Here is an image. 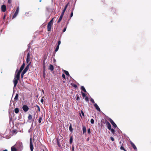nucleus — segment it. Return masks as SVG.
<instances>
[{
	"instance_id": "obj_1",
	"label": "nucleus",
	"mask_w": 151,
	"mask_h": 151,
	"mask_svg": "<svg viewBox=\"0 0 151 151\" xmlns=\"http://www.w3.org/2000/svg\"><path fill=\"white\" fill-rule=\"evenodd\" d=\"M20 78V76L18 75H17L15 73V74L14 79L13 80V82L14 83V88L15 87L16 85H17L18 81L19 80Z\"/></svg>"
},
{
	"instance_id": "obj_2",
	"label": "nucleus",
	"mask_w": 151,
	"mask_h": 151,
	"mask_svg": "<svg viewBox=\"0 0 151 151\" xmlns=\"http://www.w3.org/2000/svg\"><path fill=\"white\" fill-rule=\"evenodd\" d=\"M14 145H16L17 150L19 151H22L23 149V147L22 143L21 142L17 143Z\"/></svg>"
},
{
	"instance_id": "obj_3",
	"label": "nucleus",
	"mask_w": 151,
	"mask_h": 151,
	"mask_svg": "<svg viewBox=\"0 0 151 151\" xmlns=\"http://www.w3.org/2000/svg\"><path fill=\"white\" fill-rule=\"evenodd\" d=\"M29 65H27L26 66V67H25V69H24V70L22 71V73H21V77L22 78H23V75H24V74L28 70V69L29 68Z\"/></svg>"
},
{
	"instance_id": "obj_4",
	"label": "nucleus",
	"mask_w": 151,
	"mask_h": 151,
	"mask_svg": "<svg viewBox=\"0 0 151 151\" xmlns=\"http://www.w3.org/2000/svg\"><path fill=\"white\" fill-rule=\"evenodd\" d=\"M30 147L31 151H33L34 149V147L31 138H30Z\"/></svg>"
},
{
	"instance_id": "obj_5",
	"label": "nucleus",
	"mask_w": 151,
	"mask_h": 151,
	"mask_svg": "<svg viewBox=\"0 0 151 151\" xmlns=\"http://www.w3.org/2000/svg\"><path fill=\"white\" fill-rule=\"evenodd\" d=\"M109 121L111 124L113 125V127H114V128H116L117 127L116 125L111 119L110 118Z\"/></svg>"
},
{
	"instance_id": "obj_6",
	"label": "nucleus",
	"mask_w": 151,
	"mask_h": 151,
	"mask_svg": "<svg viewBox=\"0 0 151 151\" xmlns=\"http://www.w3.org/2000/svg\"><path fill=\"white\" fill-rule=\"evenodd\" d=\"M22 108L23 110L25 112L27 111L29 109L28 106L26 105H24Z\"/></svg>"
},
{
	"instance_id": "obj_7",
	"label": "nucleus",
	"mask_w": 151,
	"mask_h": 151,
	"mask_svg": "<svg viewBox=\"0 0 151 151\" xmlns=\"http://www.w3.org/2000/svg\"><path fill=\"white\" fill-rule=\"evenodd\" d=\"M19 11V7L18 6L17 9V10L15 12L14 14V15L12 19L15 18L18 14Z\"/></svg>"
},
{
	"instance_id": "obj_8",
	"label": "nucleus",
	"mask_w": 151,
	"mask_h": 151,
	"mask_svg": "<svg viewBox=\"0 0 151 151\" xmlns=\"http://www.w3.org/2000/svg\"><path fill=\"white\" fill-rule=\"evenodd\" d=\"M93 105L95 107V108L99 112L101 111V110L100 108L96 103H94Z\"/></svg>"
},
{
	"instance_id": "obj_9",
	"label": "nucleus",
	"mask_w": 151,
	"mask_h": 151,
	"mask_svg": "<svg viewBox=\"0 0 151 151\" xmlns=\"http://www.w3.org/2000/svg\"><path fill=\"white\" fill-rule=\"evenodd\" d=\"M1 9L2 11L5 12L6 10V6L4 5H2L1 6Z\"/></svg>"
},
{
	"instance_id": "obj_10",
	"label": "nucleus",
	"mask_w": 151,
	"mask_h": 151,
	"mask_svg": "<svg viewBox=\"0 0 151 151\" xmlns=\"http://www.w3.org/2000/svg\"><path fill=\"white\" fill-rule=\"evenodd\" d=\"M106 125L107 126V128L109 130H110L111 128V126L110 123L108 122H107L106 123Z\"/></svg>"
},
{
	"instance_id": "obj_11",
	"label": "nucleus",
	"mask_w": 151,
	"mask_h": 151,
	"mask_svg": "<svg viewBox=\"0 0 151 151\" xmlns=\"http://www.w3.org/2000/svg\"><path fill=\"white\" fill-rule=\"evenodd\" d=\"M130 144L134 150H137V148L135 145L132 142H130Z\"/></svg>"
},
{
	"instance_id": "obj_12",
	"label": "nucleus",
	"mask_w": 151,
	"mask_h": 151,
	"mask_svg": "<svg viewBox=\"0 0 151 151\" xmlns=\"http://www.w3.org/2000/svg\"><path fill=\"white\" fill-rule=\"evenodd\" d=\"M25 63H23L21 67H20V70H19L22 71L23 70V69L24 68V66H25Z\"/></svg>"
},
{
	"instance_id": "obj_13",
	"label": "nucleus",
	"mask_w": 151,
	"mask_h": 151,
	"mask_svg": "<svg viewBox=\"0 0 151 151\" xmlns=\"http://www.w3.org/2000/svg\"><path fill=\"white\" fill-rule=\"evenodd\" d=\"M49 69L51 71H52L54 70V67L53 65H50L49 67Z\"/></svg>"
},
{
	"instance_id": "obj_14",
	"label": "nucleus",
	"mask_w": 151,
	"mask_h": 151,
	"mask_svg": "<svg viewBox=\"0 0 151 151\" xmlns=\"http://www.w3.org/2000/svg\"><path fill=\"white\" fill-rule=\"evenodd\" d=\"M63 14H61L59 19L58 21V23H59L61 21V20L62 19V18L63 17Z\"/></svg>"
},
{
	"instance_id": "obj_15",
	"label": "nucleus",
	"mask_w": 151,
	"mask_h": 151,
	"mask_svg": "<svg viewBox=\"0 0 151 151\" xmlns=\"http://www.w3.org/2000/svg\"><path fill=\"white\" fill-rule=\"evenodd\" d=\"M22 71L19 70L18 69H17L15 73L17 74V75H18L20 76V73Z\"/></svg>"
},
{
	"instance_id": "obj_16",
	"label": "nucleus",
	"mask_w": 151,
	"mask_h": 151,
	"mask_svg": "<svg viewBox=\"0 0 151 151\" xmlns=\"http://www.w3.org/2000/svg\"><path fill=\"white\" fill-rule=\"evenodd\" d=\"M82 130H83V134L86 132V128L85 126H83Z\"/></svg>"
},
{
	"instance_id": "obj_17",
	"label": "nucleus",
	"mask_w": 151,
	"mask_h": 151,
	"mask_svg": "<svg viewBox=\"0 0 151 151\" xmlns=\"http://www.w3.org/2000/svg\"><path fill=\"white\" fill-rule=\"evenodd\" d=\"M52 25L49 24H48L47 26V29L48 31H50L52 27Z\"/></svg>"
},
{
	"instance_id": "obj_18",
	"label": "nucleus",
	"mask_w": 151,
	"mask_h": 151,
	"mask_svg": "<svg viewBox=\"0 0 151 151\" xmlns=\"http://www.w3.org/2000/svg\"><path fill=\"white\" fill-rule=\"evenodd\" d=\"M19 112V109L17 108H16L14 109V112L18 114Z\"/></svg>"
},
{
	"instance_id": "obj_19",
	"label": "nucleus",
	"mask_w": 151,
	"mask_h": 151,
	"mask_svg": "<svg viewBox=\"0 0 151 151\" xmlns=\"http://www.w3.org/2000/svg\"><path fill=\"white\" fill-rule=\"evenodd\" d=\"M81 89L84 92H86V90L84 88V87L83 86H81Z\"/></svg>"
},
{
	"instance_id": "obj_20",
	"label": "nucleus",
	"mask_w": 151,
	"mask_h": 151,
	"mask_svg": "<svg viewBox=\"0 0 151 151\" xmlns=\"http://www.w3.org/2000/svg\"><path fill=\"white\" fill-rule=\"evenodd\" d=\"M28 118L29 120H32V121L33 122V121L32 119V116L31 114H29L28 117Z\"/></svg>"
},
{
	"instance_id": "obj_21",
	"label": "nucleus",
	"mask_w": 151,
	"mask_h": 151,
	"mask_svg": "<svg viewBox=\"0 0 151 151\" xmlns=\"http://www.w3.org/2000/svg\"><path fill=\"white\" fill-rule=\"evenodd\" d=\"M30 59H26L27 63L28 64V65H29V66L31 62H30Z\"/></svg>"
},
{
	"instance_id": "obj_22",
	"label": "nucleus",
	"mask_w": 151,
	"mask_h": 151,
	"mask_svg": "<svg viewBox=\"0 0 151 151\" xmlns=\"http://www.w3.org/2000/svg\"><path fill=\"white\" fill-rule=\"evenodd\" d=\"M64 72L66 76H70L69 74L67 71L64 70Z\"/></svg>"
},
{
	"instance_id": "obj_23",
	"label": "nucleus",
	"mask_w": 151,
	"mask_h": 151,
	"mask_svg": "<svg viewBox=\"0 0 151 151\" xmlns=\"http://www.w3.org/2000/svg\"><path fill=\"white\" fill-rule=\"evenodd\" d=\"M18 94L17 93L16 94V96L14 98V100L15 101H16L18 99Z\"/></svg>"
},
{
	"instance_id": "obj_24",
	"label": "nucleus",
	"mask_w": 151,
	"mask_h": 151,
	"mask_svg": "<svg viewBox=\"0 0 151 151\" xmlns=\"http://www.w3.org/2000/svg\"><path fill=\"white\" fill-rule=\"evenodd\" d=\"M11 151H17V149L12 146L11 147Z\"/></svg>"
},
{
	"instance_id": "obj_25",
	"label": "nucleus",
	"mask_w": 151,
	"mask_h": 151,
	"mask_svg": "<svg viewBox=\"0 0 151 151\" xmlns=\"http://www.w3.org/2000/svg\"><path fill=\"white\" fill-rule=\"evenodd\" d=\"M73 139L72 137L71 136L70 138V141H69L70 143V144H72V143L73 142Z\"/></svg>"
},
{
	"instance_id": "obj_26",
	"label": "nucleus",
	"mask_w": 151,
	"mask_h": 151,
	"mask_svg": "<svg viewBox=\"0 0 151 151\" xmlns=\"http://www.w3.org/2000/svg\"><path fill=\"white\" fill-rule=\"evenodd\" d=\"M42 119V118L41 116H40L39 117V120H38V122H39V123H40L41 122Z\"/></svg>"
},
{
	"instance_id": "obj_27",
	"label": "nucleus",
	"mask_w": 151,
	"mask_h": 151,
	"mask_svg": "<svg viewBox=\"0 0 151 151\" xmlns=\"http://www.w3.org/2000/svg\"><path fill=\"white\" fill-rule=\"evenodd\" d=\"M90 100L91 101V102H92V103L94 104V103H95V101H94L93 99L92 98H91V97H90Z\"/></svg>"
},
{
	"instance_id": "obj_28",
	"label": "nucleus",
	"mask_w": 151,
	"mask_h": 151,
	"mask_svg": "<svg viewBox=\"0 0 151 151\" xmlns=\"http://www.w3.org/2000/svg\"><path fill=\"white\" fill-rule=\"evenodd\" d=\"M69 130L70 131V132H72L73 131V129H72V126H71V124H70V126L69 127Z\"/></svg>"
},
{
	"instance_id": "obj_29",
	"label": "nucleus",
	"mask_w": 151,
	"mask_h": 151,
	"mask_svg": "<svg viewBox=\"0 0 151 151\" xmlns=\"http://www.w3.org/2000/svg\"><path fill=\"white\" fill-rule=\"evenodd\" d=\"M53 19H52L51 21H50V22H49L48 24H49L52 25V22L53 21Z\"/></svg>"
},
{
	"instance_id": "obj_30",
	"label": "nucleus",
	"mask_w": 151,
	"mask_h": 151,
	"mask_svg": "<svg viewBox=\"0 0 151 151\" xmlns=\"http://www.w3.org/2000/svg\"><path fill=\"white\" fill-rule=\"evenodd\" d=\"M53 19H52L51 21H50V22H49L48 24H49L52 25V22L53 21Z\"/></svg>"
},
{
	"instance_id": "obj_31",
	"label": "nucleus",
	"mask_w": 151,
	"mask_h": 151,
	"mask_svg": "<svg viewBox=\"0 0 151 151\" xmlns=\"http://www.w3.org/2000/svg\"><path fill=\"white\" fill-rule=\"evenodd\" d=\"M53 19H52L51 21H50V22H49L48 24H49L52 25V22L53 21Z\"/></svg>"
},
{
	"instance_id": "obj_32",
	"label": "nucleus",
	"mask_w": 151,
	"mask_h": 151,
	"mask_svg": "<svg viewBox=\"0 0 151 151\" xmlns=\"http://www.w3.org/2000/svg\"><path fill=\"white\" fill-rule=\"evenodd\" d=\"M81 93L82 94V96L83 98L84 97L86 96V94L85 93H83L82 91L81 92Z\"/></svg>"
},
{
	"instance_id": "obj_33",
	"label": "nucleus",
	"mask_w": 151,
	"mask_h": 151,
	"mask_svg": "<svg viewBox=\"0 0 151 151\" xmlns=\"http://www.w3.org/2000/svg\"><path fill=\"white\" fill-rule=\"evenodd\" d=\"M26 59H30V53L28 52L27 54V58Z\"/></svg>"
},
{
	"instance_id": "obj_34",
	"label": "nucleus",
	"mask_w": 151,
	"mask_h": 151,
	"mask_svg": "<svg viewBox=\"0 0 151 151\" xmlns=\"http://www.w3.org/2000/svg\"><path fill=\"white\" fill-rule=\"evenodd\" d=\"M110 130H111V132L112 133H113L114 134L115 130L111 128Z\"/></svg>"
},
{
	"instance_id": "obj_35",
	"label": "nucleus",
	"mask_w": 151,
	"mask_h": 151,
	"mask_svg": "<svg viewBox=\"0 0 151 151\" xmlns=\"http://www.w3.org/2000/svg\"><path fill=\"white\" fill-rule=\"evenodd\" d=\"M91 123L92 124H93L94 123V120L93 119H91Z\"/></svg>"
},
{
	"instance_id": "obj_36",
	"label": "nucleus",
	"mask_w": 151,
	"mask_h": 151,
	"mask_svg": "<svg viewBox=\"0 0 151 151\" xmlns=\"http://www.w3.org/2000/svg\"><path fill=\"white\" fill-rule=\"evenodd\" d=\"M60 43H61L60 41H58V45H57V46L56 47H59V45L60 44Z\"/></svg>"
},
{
	"instance_id": "obj_37",
	"label": "nucleus",
	"mask_w": 151,
	"mask_h": 151,
	"mask_svg": "<svg viewBox=\"0 0 151 151\" xmlns=\"http://www.w3.org/2000/svg\"><path fill=\"white\" fill-rule=\"evenodd\" d=\"M76 99L77 100H78L80 99V98H79V97L78 96V95H77L76 96Z\"/></svg>"
},
{
	"instance_id": "obj_38",
	"label": "nucleus",
	"mask_w": 151,
	"mask_h": 151,
	"mask_svg": "<svg viewBox=\"0 0 151 151\" xmlns=\"http://www.w3.org/2000/svg\"><path fill=\"white\" fill-rule=\"evenodd\" d=\"M36 106L37 108L38 111H40V109L39 106L37 105H36Z\"/></svg>"
},
{
	"instance_id": "obj_39",
	"label": "nucleus",
	"mask_w": 151,
	"mask_h": 151,
	"mask_svg": "<svg viewBox=\"0 0 151 151\" xmlns=\"http://www.w3.org/2000/svg\"><path fill=\"white\" fill-rule=\"evenodd\" d=\"M87 131L89 134H90L91 133V130L90 128L88 129Z\"/></svg>"
},
{
	"instance_id": "obj_40",
	"label": "nucleus",
	"mask_w": 151,
	"mask_h": 151,
	"mask_svg": "<svg viewBox=\"0 0 151 151\" xmlns=\"http://www.w3.org/2000/svg\"><path fill=\"white\" fill-rule=\"evenodd\" d=\"M85 100L86 101L88 102L89 101V99L88 98L86 97L85 98Z\"/></svg>"
},
{
	"instance_id": "obj_41",
	"label": "nucleus",
	"mask_w": 151,
	"mask_h": 151,
	"mask_svg": "<svg viewBox=\"0 0 151 151\" xmlns=\"http://www.w3.org/2000/svg\"><path fill=\"white\" fill-rule=\"evenodd\" d=\"M120 149L121 150H125V149L122 146H121L120 147Z\"/></svg>"
},
{
	"instance_id": "obj_42",
	"label": "nucleus",
	"mask_w": 151,
	"mask_h": 151,
	"mask_svg": "<svg viewBox=\"0 0 151 151\" xmlns=\"http://www.w3.org/2000/svg\"><path fill=\"white\" fill-rule=\"evenodd\" d=\"M81 112L82 115L83 116V117H84V112H83V111L82 110H81Z\"/></svg>"
},
{
	"instance_id": "obj_43",
	"label": "nucleus",
	"mask_w": 151,
	"mask_h": 151,
	"mask_svg": "<svg viewBox=\"0 0 151 151\" xmlns=\"http://www.w3.org/2000/svg\"><path fill=\"white\" fill-rule=\"evenodd\" d=\"M62 77L64 78H65V75L64 74H63L62 75Z\"/></svg>"
},
{
	"instance_id": "obj_44",
	"label": "nucleus",
	"mask_w": 151,
	"mask_h": 151,
	"mask_svg": "<svg viewBox=\"0 0 151 151\" xmlns=\"http://www.w3.org/2000/svg\"><path fill=\"white\" fill-rule=\"evenodd\" d=\"M110 139L112 141H114V138L112 137H110Z\"/></svg>"
},
{
	"instance_id": "obj_45",
	"label": "nucleus",
	"mask_w": 151,
	"mask_h": 151,
	"mask_svg": "<svg viewBox=\"0 0 151 151\" xmlns=\"http://www.w3.org/2000/svg\"><path fill=\"white\" fill-rule=\"evenodd\" d=\"M59 48H56V49L55 50V52H56L58 50Z\"/></svg>"
},
{
	"instance_id": "obj_46",
	"label": "nucleus",
	"mask_w": 151,
	"mask_h": 151,
	"mask_svg": "<svg viewBox=\"0 0 151 151\" xmlns=\"http://www.w3.org/2000/svg\"><path fill=\"white\" fill-rule=\"evenodd\" d=\"M73 12H72L70 14V17H72V16H73Z\"/></svg>"
},
{
	"instance_id": "obj_47",
	"label": "nucleus",
	"mask_w": 151,
	"mask_h": 151,
	"mask_svg": "<svg viewBox=\"0 0 151 151\" xmlns=\"http://www.w3.org/2000/svg\"><path fill=\"white\" fill-rule=\"evenodd\" d=\"M66 27H65V28L63 29V32H64L66 30Z\"/></svg>"
},
{
	"instance_id": "obj_48",
	"label": "nucleus",
	"mask_w": 151,
	"mask_h": 151,
	"mask_svg": "<svg viewBox=\"0 0 151 151\" xmlns=\"http://www.w3.org/2000/svg\"><path fill=\"white\" fill-rule=\"evenodd\" d=\"M43 101H44V100H43V99H42L40 101H41V102H42V103L43 102Z\"/></svg>"
},
{
	"instance_id": "obj_49",
	"label": "nucleus",
	"mask_w": 151,
	"mask_h": 151,
	"mask_svg": "<svg viewBox=\"0 0 151 151\" xmlns=\"http://www.w3.org/2000/svg\"><path fill=\"white\" fill-rule=\"evenodd\" d=\"M68 4H66V6H65V7L64 8H65V9H67V7H68Z\"/></svg>"
},
{
	"instance_id": "obj_50",
	"label": "nucleus",
	"mask_w": 151,
	"mask_h": 151,
	"mask_svg": "<svg viewBox=\"0 0 151 151\" xmlns=\"http://www.w3.org/2000/svg\"><path fill=\"white\" fill-rule=\"evenodd\" d=\"M13 133H15L16 132V130H14L12 131Z\"/></svg>"
},
{
	"instance_id": "obj_51",
	"label": "nucleus",
	"mask_w": 151,
	"mask_h": 151,
	"mask_svg": "<svg viewBox=\"0 0 151 151\" xmlns=\"http://www.w3.org/2000/svg\"><path fill=\"white\" fill-rule=\"evenodd\" d=\"M8 2L9 3H11L10 0H8Z\"/></svg>"
},
{
	"instance_id": "obj_52",
	"label": "nucleus",
	"mask_w": 151,
	"mask_h": 151,
	"mask_svg": "<svg viewBox=\"0 0 151 151\" xmlns=\"http://www.w3.org/2000/svg\"><path fill=\"white\" fill-rule=\"evenodd\" d=\"M64 13H65V12L63 11L61 14H63V15H64Z\"/></svg>"
},
{
	"instance_id": "obj_53",
	"label": "nucleus",
	"mask_w": 151,
	"mask_h": 151,
	"mask_svg": "<svg viewBox=\"0 0 151 151\" xmlns=\"http://www.w3.org/2000/svg\"><path fill=\"white\" fill-rule=\"evenodd\" d=\"M74 86L75 87H77V85H74Z\"/></svg>"
},
{
	"instance_id": "obj_54",
	"label": "nucleus",
	"mask_w": 151,
	"mask_h": 151,
	"mask_svg": "<svg viewBox=\"0 0 151 151\" xmlns=\"http://www.w3.org/2000/svg\"><path fill=\"white\" fill-rule=\"evenodd\" d=\"M66 10V9L64 8V9H63V11L65 12Z\"/></svg>"
},
{
	"instance_id": "obj_55",
	"label": "nucleus",
	"mask_w": 151,
	"mask_h": 151,
	"mask_svg": "<svg viewBox=\"0 0 151 151\" xmlns=\"http://www.w3.org/2000/svg\"><path fill=\"white\" fill-rule=\"evenodd\" d=\"M74 147H72V151H74Z\"/></svg>"
},
{
	"instance_id": "obj_56",
	"label": "nucleus",
	"mask_w": 151,
	"mask_h": 151,
	"mask_svg": "<svg viewBox=\"0 0 151 151\" xmlns=\"http://www.w3.org/2000/svg\"><path fill=\"white\" fill-rule=\"evenodd\" d=\"M3 151H8V150L7 149H5V150H4Z\"/></svg>"
},
{
	"instance_id": "obj_57",
	"label": "nucleus",
	"mask_w": 151,
	"mask_h": 151,
	"mask_svg": "<svg viewBox=\"0 0 151 151\" xmlns=\"http://www.w3.org/2000/svg\"><path fill=\"white\" fill-rule=\"evenodd\" d=\"M5 17H6V16H5V15H4V17H3L4 19L5 18Z\"/></svg>"
},
{
	"instance_id": "obj_58",
	"label": "nucleus",
	"mask_w": 151,
	"mask_h": 151,
	"mask_svg": "<svg viewBox=\"0 0 151 151\" xmlns=\"http://www.w3.org/2000/svg\"><path fill=\"white\" fill-rule=\"evenodd\" d=\"M80 116L81 117V118H82V116H81V114L80 113Z\"/></svg>"
},
{
	"instance_id": "obj_59",
	"label": "nucleus",
	"mask_w": 151,
	"mask_h": 151,
	"mask_svg": "<svg viewBox=\"0 0 151 151\" xmlns=\"http://www.w3.org/2000/svg\"><path fill=\"white\" fill-rule=\"evenodd\" d=\"M54 0H52V2H53L54 1Z\"/></svg>"
},
{
	"instance_id": "obj_60",
	"label": "nucleus",
	"mask_w": 151,
	"mask_h": 151,
	"mask_svg": "<svg viewBox=\"0 0 151 151\" xmlns=\"http://www.w3.org/2000/svg\"><path fill=\"white\" fill-rule=\"evenodd\" d=\"M121 143H122V142L121 141L119 142V144H121Z\"/></svg>"
},
{
	"instance_id": "obj_61",
	"label": "nucleus",
	"mask_w": 151,
	"mask_h": 151,
	"mask_svg": "<svg viewBox=\"0 0 151 151\" xmlns=\"http://www.w3.org/2000/svg\"><path fill=\"white\" fill-rule=\"evenodd\" d=\"M55 61V59H54V60H53V61Z\"/></svg>"
},
{
	"instance_id": "obj_62",
	"label": "nucleus",
	"mask_w": 151,
	"mask_h": 151,
	"mask_svg": "<svg viewBox=\"0 0 151 151\" xmlns=\"http://www.w3.org/2000/svg\"><path fill=\"white\" fill-rule=\"evenodd\" d=\"M55 61V59H54V60H53V61Z\"/></svg>"
},
{
	"instance_id": "obj_63",
	"label": "nucleus",
	"mask_w": 151,
	"mask_h": 151,
	"mask_svg": "<svg viewBox=\"0 0 151 151\" xmlns=\"http://www.w3.org/2000/svg\"><path fill=\"white\" fill-rule=\"evenodd\" d=\"M124 151H127V150H125H125H124Z\"/></svg>"
},
{
	"instance_id": "obj_64",
	"label": "nucleus",
	"mask_w": 151,
	"mask_h": 151,
	"mask_svg": "<svg viewBox=\"0 0 151 151\" xmlns=\"http://www.w3.org/2000/svg\"><path fill=\"white\" fill-rule=\"evenodd\" d=\"M41 0L40 1V2H41Z\"/></svg>"
}]
</instances>
